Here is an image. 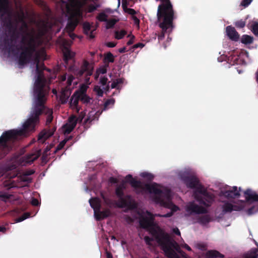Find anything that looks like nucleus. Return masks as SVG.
<instances>
[{"instance_id":"nucleus-1","label":"nucleus","mask_w":258,"mask_h":258,"mask_svg":"<svg viewBox=\"0 0 258 258\" xmlns=\"http://www.w3.org/2000/svg\"><path fill=\"white\" fill-rule=\"evenodd\" d=\"M6 27L8 30L0 36L1 51L18 57L19 65L26 64L39 45L37 37L34 33L29 32L27 22H24L18 29L9 20Z\"/></svg>"},{"instance_id":"nucleus-2","label":"nucleus","mask_w":258,"mask_h":258,"mask_svg":"<svg viewBox=\"0 0 258 258\" xmlns=\"http://www.w3.org/2000/svg\"><path fill=\"white\" fill-rule=\"evenodd\" d=\"M49 88L33 91V103L28 118L23 123L22 128L20 130H11L13 137L16 141L19 137H27L30 133L35 131L37 124L40 122V116L44 113L47 115L46 125H49L52 122L53 111L45 105Z\"/></svg>"},{"instance_id":"nucleus-3","label":"nucleus","mask_w":258,"mask_h":258,"mask_svg":"<svg viewBox=\"0 0 258 258\" xmlns=\"http://www.w3.org/2000/svg\"><path fill=\"white\" fill-rule=\"evenodd\" d=\"M125 179L126 181L130 183L131 186L134 188L137 194H143L147 191L154 194H155L154 201L157 204L168 209H173V208H177L171 202L169 190H162L156 186V183L143 184L140 181L134 179L131 174L126 175Z\"/></svg>"},{"instance_id":"nucleus-4","label":"nucleus","mask_w":258,"mask_h":258,"mask_svg":"<svg viewBox=\"0 0 258 258\" xmlns=\"http://www.w3.org/2000/svg\"><path fill=\"white\" fill-rule=\"evenodd\" d=\"M180 178L187 187L194 189L193 197L200 205L206 208L212 205L215 200L214 195L208 191L195 175L184 172L180 175Z\"/></svg>"},{"instance_id":"nucleus-5","label":"nucleus","mask_w":258,"mask_h":258,"mask_svg":"<svg viewBox=\"0 0 258 258\" xmlns=\"http://www.w3.org/2000/svg\"><path fill=\"white\" fill-rule=\"evenodd\" d=\"M59 2L60 4H58V5L60 6L61 10H66L69 15L66 29L70 33L72 32L78 25L80 20L83 18L82 8L86 4H82L81 6H79L77 4H69L67 1L64 0H60Z\"/></svg>"},{"instance_id":"nucleus-6","label":"nucleus","mask_w":258,"mask_h":258,"mask_svg":"<svg viewBox=\"0 0 258 258\" xmlns=\"http://www.w3.org/2000/svg\"><path fill=\"white\" fill-rule=\"evenodd\" d=\"M151 232L159 245L161 246V249L163 250L165 254L168 257L174 258L176 256V253L172 247L174 248L179 253L182 252L178 244L175 242L170 241L168 234L165 233L160 229L153 228Z\"/></svg>"},{"instance_id":"nucleus-7","label":"nucleus","mask_w":258,"mask_h":258,"mask_svg":"<svg viewBox=\"0 0 258 258\" xmlns=\"http://www.w3.org/2000/svg\"><path fill=\"white\" fill-rule=\"evenodd\" d=\"M37 49V48H36ZM42 56L44 57L43 59H46V55L44 53H40V52L36 49V51L33 52V56L31 60L27 62L28 63L31 60H34L35 63H36V72L37 73V78L34 85L33 91L41 90L43 89H48L46 86V80L43 77L42 71L40 70L39 63Z\"/></svg>"},{"instance_id":"nucleus-8","label":"nucleus","mask_w":258,"mask_h":258,"mask_svg":"<svg viewBox=\"0 0 258 258\" xmlns=\"http://www.w3.org/2000/svg\"><path fill=\"white\" fill-rule=\"evenodd\" d=\"M93 70V64L84 60L80 68H74L72 72L77 79H84L86 83H89L90 77L92 75Z\"/></svg>"},{"instance_id":"nucleus-9","label":"nucleus","mask_w":258,"mask_h":258,"mask_svg":"<svg viewBox=\"0 0 258 258\" xmlns=\"http://www.w3.org/2000/svg\"><path fill=\"white\" fill-rule=\"evenodd\" d=\"M11 132H4L0 137V156L3 157L7 155L13 148V144L15 142Z\"/></svg>"},{"instance_id":"nucleus-10","label":"nucleus","mask_w":258,"mask_h":258,"mask_svg":"<svg viewBox=\"0 0 258 258\" xmlns=\"http://www.w3.org/2000/svg\"><path fill=\"white\" fill-rule=\"evenodd\" d=\"M174 18V15H163L161 18L157 17V21L159 22V26L162 31L158 36L159 40H162L165 37L166 32H170L173 28V21Z\"/></svg>"},{"instance_id":"nucleus-11","label":"nucleus","mask_w":258,"mask_h":258,"mask_svg":"<svg viewBox=\"0 0 258 258\" xmlns=\"http://www.w3.org/2000/svg\"><path fill=\"white\" fill-rule=\"evenodd\" d=\"M115 194L119 198L116 203L117 207L122 208L128 207L130 205L131 197L130 195H127L124 197V192L123 189L121 186L116 187L115 189Z\"/></svg>"},{"instance_id":"nucleus-12","label":"nucleus","mask_w":258,"mask_h":258,"mask_svg":"<svg viewBox=\"0 0 258 258\" xmlns=\"http://www.w3.org/2000/svg\"><path fill=\"white\" fill-rule=\"evenodd\" d=\"M148 216L142 217L140 220V225L141 227L147 229L154 225L155 216L149 211L146 212Z\"/></svg>"},{"instance_id":"nucleus-13","label":"nucleus","mask_w":258,"mask_h":258,"mask_svg":"<svg viewBox=\"0 0 258 258\" xmlns=\"http://www.w3.org/2000/svg\"><path fill=\"white\" fill-rule=\"evenodd\" d=\"M56 130L55 126L51 127L48 126V128L43 130L38 135V141L40 143H43L47 139L51 137Z\"/></svg>"},{"instance_id":"nucleus-14","label":"nucleus","mask_w":258,"mask_h":258,"mask_svg":"<svg viewBox=\"0 0 258 258\" xmlns=\"http://www.w3.org/2000/svg\"><path fill=\"white\" fill-rule=\"evenodd\" d=\"M186 210L191 213L197 214H206L208 212L205 207L200 206L195 204L194 202H189L186 206Z\"/></svg>"},{"instance_id":"nucleus-15","label":"nucleus","mask_w":258,"mask_h":258,"mask_svg":"<svg viewBox=\"0 0 258 258\" xmlns=\"http://www.w3.org/2000/svg\"><path fill=\"white\" fill-rule=\"evenodd\" d=\"M226 30L227 35L230 39L235 41L238 40L239 35L234 27L231 26H228Z\"/></svg>"},{"instance_id":"nucleus-16","label":"nucleus","mask_w":258,"mask_h":258,"mask_svg":"<svg viewBox=\"0 0 258 258\" xmlns=\"http://www.w3.org/2000/svg\"><path fill=\"white\" fill-rule=\"evenodd\" d=\"M111 215V212L109 209H105L102 211L99 210L95 214V217L97 221H100L106 218Z\"/></svg>"},{"instance_id":"nucleus-17","label":"nucleus","mask_w":258,"mask_h":258,"mask_svg":"<svg viewBox=\"0 0 258 258\" xmlns=\"http://www.w3.org/2000/svg\"><path fill=\"white\" fill-rule=\"evenodd\" d=\"M97 27V26H96L95 28L92 30V26L91 24L88 22H85L83 24L84 33L86 35H88L90 38H94L95 36L93 33V31L96 30Z\"/></svg>"},{"instance_id":"nucleus-18","label":"nucleus","mask_w":258,"mask_h":258,"mask_svg":"<svg viewBox=\"0 0 258 258\" xmlns=\"http://www.w3.org/2000/svg\"><path fill=\"white\" fill-rule=\"evenodd\" d=\"M247 201L258 202V195L250 189H246L244 192Z\"/></svg>"},{"instance_id":"nucleus-19","label":"nucleus","mask_w":258,"mask_h":258,"mask_svg":"<svg viewBox=\"0 0 258 258\" xmlns=\"http://www.w3.org/2000/svg\"><path fill=\"white\" fill-rule=\"evenodd\" d=\"M89 203L91 207L94 211V214H96L98 211H99L101 208V201L98 198H91L89 201Z\"/></svg>"},{"instance_id":"nucleus-20","label":"nucleus","mask_w":258,"mask_h":258,"mask_svg":"<svg viewBox=\"0 0 258 258\" xmlns=\"http://www.w3.org/2000/svg\"><path fill=\"white\" fill-rule=\"evenodd\" d=\"M222 209L223 212L225 213L231 212L232 211H240L242 209L241 207L233 205L228 202H227L223 205Z\"/></svg>"},{"instance_id":"nucleus-21","label":"nucleus","mask_w":258,"mask_h":258,"mask_svg":"<svg viewBox=\"0 0 258 258\" xmlns=\"http://www.w3.org/2000/svg\"><path fill=\"white\" fill-rule=\"evenodd\" d=\"M205 257L206 258H224V255L216 250H209L206 252Z\"/></svg>"},{"instance_id":"nucleus-22","label":"nucleus","mask_w":258,"mask_h":258,"mask_svg":"<svg viewBox=\"0 0 258 258\" xmlns=\"http://www.w3.org/2000/svg\"><path fill=\"white\" fill-rule=\"evenodd\" d=\"M240 194L239 191L237 190V186H233L231 190H226L225 192V196L228 198H235L239 197Z\"/></svg>"},{"instance_id":"nucleus-23","label":"nucleus","mask_w":258,"mask_h":258,"mask_svg":"<svg viewBox=\"0 0 258 258\" xmlns=\"http://www.w3.org/2000/svg\"><path fill=\"white\" fill-rule=\"evenodd\" d=\"M80 100L79 91H76L72 96L70 103L71 106L77 107Z\"/></svg>"},{"instance_id":"nucleus-24","label":"nucleus","mask_w":258,"mask_h":258,"mask_svg":"<svg viewBox=\"0 0 258 258\" xmlns=\"http://www.w3.org/2000/svg\"><path fill=\"white\" fill-rule=\"evenodd\" d=\"M75 56V53L70 50L67 49L63 52V59L66 63H68L69 60L73 58Z\"/></svg>"},{"instance_id":"nucleus-25","label":"nucleus","mask_w":258,"mask_h":258,"mask_svg":"<svg viewBox=\"0 0 258 258\" xmlns=\"http://www.w3.org/2000/svg\"><path fill=\"white\" fill-rule=\"evenodd\" d=\"M211 221L210 217L208 215H204L198 218V222L203 225H205Z\"/></svg>"},{"instance_id":"nucleus-26","label":"nucleus","mask_w":258,"mask_h":258,"mask_svg":"<svg viewBox=\"0 0 258 258\" xmlns=\"http://www.w3.org/2000/svg\"><path fill=\"white\" fill-rule=\"evenodd\" d=\"M253 38L248 35H243L241 38V42L244 44H250L253 42Z\"/></svg>"},{"instance_id":"nucleus-27","label":"nucleus","mask_w":258,"mask_h":258,"mask_svg":"<svg viewBox=\"0 0 258 258\" xmlns=\"http://www.w3.org/2000/svg\"><path fill=\"white\" fill-rule=\"evenodd\" d=\"M114 61V56L110 52H107L104 56V62L108 64L109 62L113 63Z\"/></svg>"},{"instance_id":"nucleus-28","label":"nucleus","mask_w":258,"mask_h":258,"mask_svg":"<svg viewBox=\"0 0 258 258\" xmlns=\"http://www.w3.org/2000/svg\"><path fill=\"white\" fill-rule=\"evenodd\" d=\"M9 4V0H0V14L7 11Z\"/></svg>"},{"instance_id":"nucleus-29","label":"nucleus","mask_w":258,"mask_h":258,"mask_svg":"<svg viewBox=\"0 0 258 258\" xmlns=\"http://www.w3.org/2000/svg\"><path fill=\"white\" fill-rule=\"evenodd\" d=\"M13 197V195L9 194L7 192H0V199L5 203L8 202Z\"/></svg>"},{"instance_id":"nucleus-30","label":"nucleus","mask_w":258,"mask_h":258,"mask_svg":"<svg viewBox=\"0 0 258 258\" xmlns=\"http://www.w3.org/2000/svg\"><path fill=\"white\" fill-rule=\"evenodd\" d=\"M258 247L252 248L250 251L246 254L245 258H257L258 254Z\"/></svg>"},{"instance_id":"nucleus-31","label":"nucleus","mask_w":258,"mask_h":258,"mask_svg":"<svg viewBox=\"0 0 258 258\" xmlns=\"http://www.w3.org/2000/svg\"><path fill=\"white\" fill-rule=\"evenodd\" d=\"M80 100L84 103H88L90 102V98L84 92H79Z\"/></svg>"},{"instance_id":"nucleus-32","label":"nucleus","mask_w":258,"mask_h":258,"mask_svg":"<svg viewBox=\"0 0 258 258\" xmlns=\"http://www.w3.org/2000/svg\"><path fill=\"white\" fill-rule=\"evenodd\" d=\"M60 0H58V4H60ZM69 4H77L79 6H81L82 4H86L88 0H67Z\"/></svg>"},{"instance_id":"nucleus-33","label":"nucleus","mask_w":258,"mask_h":258,"mask_svg":"<svg viewBox=\"0 0 258 258\" xmlns=\"http://www.w3.org/2000/svg\"><path fill=\"white\" fill-rule=\"evenodd\" d=\"M118 20L115 19H112L110 20H107L106 28L109 29L112 28L115 24L117 22Z\"/></svg>"},{"instance_id":"nucleus-34","label":"nucleus","mask_w":258,"mask_h":258,"mask_svg":"<svg viewBox=\"0 0 258 258\" xmlns=\"http://www.w3.org/2000/svg\"><path fill=\"white\" fill-rule=\"evenodd\" d=\"M75 127V126L74 125H70L67 123L63 126L64 134H69L71 133Z\"/></svg>"},{"instance_id":"nucleus-35","label":"nucleus","mask_w":258,"mask_h":258,"mask_svg":"<svg viewBox=\"0 0 258 258\" xmlns=\"http://www.w3.org/2000/svg\"><path fill=\"white\" fill-rule=\"evenodd\" d=\"M41 155V151L39 150L36 153L32 154L28 156L29 161L33 162L38 158Z\"/></svg>"},{"instance_id":"nucleus-36","label":"nucleus","mask_w":258,"mask_h":258,"mask_svg":"<svg viewBox=\"0 0 258 258\" xmlns=\"http://www.w3.org/2000/svg\"><path fill=\"white\" fill-rule=\"evenodd\" d=\"M100 7V5L99 4H96L95 5L94 4H90L87 6V10L88 13H92L94 12L95 10H97L98 8Z\"/></svg>"},{"instance_id":"nucleus-37","label":"nucleus","mask_w":258,"mask_h":258,"mask_svg":"<svg viewBox=\"0 0 258 258\" xmlns=\"http://www.w3.org/2000/svg\"><path fill=\"white\" fill-rule=\"evenodd\" d=\"M108 16L104 12L99 13L96 18L100 22H106L107 20Z\"/></svg>"},{"instance_id":"nucleus-38","label":"nucleus","mask_w":258,"mask_h":258,"mask_svg":"<svg viewBox=\"0 0 258 258\" xmlns=\"http://www.w3.org/2000/svg\"><path fill=\"white\" fill-rule=\"evenodd\" d=\"M140 176L143 178H146L149 181L152 180L154 177L152 174L147 172L141 173Z\"/></svg>"},{"instance_id":"nucleus-39","label":"nucleus","mask_w":258,"mask_h":258,"mask_svg":"<svg viewBox=\"0 0 258 258\" xmlns=\"http://www.w3.org/2000/svg\"><path fill=\"white\" fill-rule=\"evenodd\" d=\"M68 141L67 139H64L61 142H60L59 144L57 146L55 151H54V154H56L58 151L62 149L63 147L65 146L67 142Z\"/></svg>"},{"instance_id":"nucleus-40","label":"nucleus","mask_w":258,"mask_h":258,"mask_svg":"<svg viewBox=\"0 0 258 258\" xmlns=\"http://www.w3.org/2000/svg\"><path fill=\"white\" fill-rule=\"evenodd\" d=\"M70 125H74L76 127L77 123V117L75 115H72L69 117L68 119V122L67 123Z\"/></svg>"},{"instance_id":"nucleus-41","label":"nucleus","mask_w":258,"mask_h":258,"mask_svg":"<svg viewBox=\"0 0 258 258\" xmlns=\"http://www.w3.org/2000/svg\"><path fill=\"white\" fill-rule=\"evenodd\" d=\"M126 32L124 30L116 31L115 33V37L117 39H121L126 35Z\"/></svg>"},{"instance_id":"nucleus-42","label":"nucleus","mask_w":258,"mask_h":258,"mask_svg":"<svg viewBox=\"0 0 258 258\" xmlns=\"http://www.w3.org/2000/svg\"><path fill=\"white\" fill-rule=\"evenodd\" d=\"M93 119H91L90 116H88L87 118L85 119L84 122V126L86 130L89 128L90 126L91 123L93 121Z\"/></svg>"},{"instance_id":"nucleus-43","label":"nucleus","mask_w":258,"mask_h":258,"mask_svg":"<svg viewBox=\"0 0 258 258\" xmlns=\"http://www.w3.org/2000/svg\"><path fill=\"white\" fill-rule=\"evenodd\" d=\"M114 102L115 100L113 98L107 99L104 103V109H107L110 105H113L114 104Z\"/></svg>"},{"instance_id":"nucleus-44","label":"nucleus","mask_w":258,"mask_h":258,"mask_svg":"<svg viewBox=\"0 0 258 258\" xmlns=\"http://www.w3.org/2000/svg\"><path fill=\"white\" fill-rule=\"evenodd\" d=\"M94 91L96 92L97 95L99 97H102L103 94V90L98 86H95L94 88Z\"/></svg>"},{"instance_id":"nucleus-45","label":"nucleus","mask_w":258,"mask_h":258,"mask_svg":"<svg viewBox=\"0 0 258 258\" xmlns=\"http://www.w3.org/2000/svg\"><path fill=\"white\" fill-rule=\"evenodd\" d=\"M245 24H246L245 21H243L242 20H240L236 21L235 23V26L237 28H242L244 27V26H245Z\"/></svg>"},{"instance_id":"nucleus-46","label":"nucleus","mask_w":258,"mask_h":258,"mask_svg":"<svg viewBox=\"0 0 258 258\" xmlns=\"http://www.w3.org/2000/svg\"><path fill=\"white\" fill-rule=\"evenodd\" d=\"M257 211L258 208L257 207L255 206H252L247 210V214L248 215H251L256 213Z\"/></svg>"},{"instance_id":"nucleus-47","label":"nucleus","mask_w":258,"mask_h":258,"mask_svg":"<svg viewBox=\"0 0 258 258\" xmlns=\"http://www.w3.org/2000/svg\"><path fill=\"white\" fill-rule=\"evenodd\" d=\"M109 67L108 64H105V66L104 67L100 68L97 70V73L99 74H104L107 72V67Z\"/></svg>"},{"instance_id":"nucleus-48","label":"nucleus","mask_w":258,"mask_h":258,"mask_svg":"<svg viewBox=\"0 0 258 258\" xmlns=\"http://www.w3.org/2000/svg\"><path fill=\"white\" fill-rule=\"evenodd\" d=\"M74 79H75V77L73 75H70L68 76V78H67V81L68 87H69L70 86H71L72 85V82H73V80H74Z\"/></svg>"},{"instance_id":"nucleus-49","label":"nucleus","mask_w":258,"mask_h":258,"mask_svg":"<svg viewBox=\"0 0 258 258\" xmlns=\"http://www.w3.org/2000/svg\"><path fill=\"white\" fill-rule=\"evenodd\" d=\"M124 11L126 13L131 15L132 17L135 16V15L137 14V12L133 9L126 8L125 10H124Z\"/></svg>"},{"instance_id":"nucleus-50","label":"nucleus","mask_w":258,"mask_h":258,"mask_svg":"<svg viewBox=\"0 0 258 258\" xmlns=\"http://www.w3.org/2000/svg\"><path fill=\"white\" fill-rule=\"evenodd\" d=\"M252 31L254 35L258 36V23H255L253 24Z\"/></svg>"},{"instance_id":"nucleus-51","label":"nucleus","mask_w":258,"mask_h":258,"mask_svg":"<svg viewBox=\"0 0 258 258\" xmlns=\"http://www.w3.org/2000/svg\"><path fill=\"white\" fill-rule=\"evenodd\" d=\"M252 0H242L240 5L244 7H248L251 3Z\"/></svg>"},{"instance_id":"nucleus-52","label":"nucleus","mask_w":258,"mask_h":258,"mask_svg":"<svg viewBox=\"0 0 258 258\" xmlns=\"http://www.w3.org/2000/svg\"><path fill=\"white\" fill-rule=\"evenodd\" d=\"M127 37H130V39L127 41V45H131L133 44V43L134 42L135 37V36L133 35L132 34H128Z\"/></svg>"},{"instance_id":"nucleus-53","label":"nucleus","mask_w":258,"mask_h":258,"mask_svg":"<svg viewBox=\"0 0 258 258\" xmlns=\"http://www.w3.org/2000/svg\"><path fill=\"white\" fill-rule=\"evenodd\" d=\"M108 81V79L106 77H101L100 79V83L102 86H105L106 85L107 82Z\"/></svg>"},{"instance_id":"nucleus-54","label":"nucleus","mask_w":258,"mask_h":258,"mask_svg":"<svg viewBox=\"0 0 258 258\" xmlns=\"http://www.w3.org/2000/svg\"><path fill=\"white\" fill-rule=\"evenodd\" d=\"M144 240L147 245H151V242L153 240V239L148 236H146L144 237Z\"/></svg>"},{"instance_id":"nucleus-55","label":"nucleus","mask_w":258,"mask_h":258,"mask_svg":"<svg viewBox=\"0 0 258 258\" xmlns=\"http://www.w3.org/2000/svg\"><path fill=\"white\" fill-rule=\"evenodd\" d=\"M172 214H173V213L172 212H170L169 213H167V214H164V215H161L160 214H156L155 216H157V217H159L168 218V217H170L171 216H172Z\"/></svg>"},{"instance_id":"nucleus-56","label":"nucleus","mask_w":258,"mask_h":258,"mask_svg":"<svg viewBox=\"0 0 258 258\" xmlns=\"http://www.w3.org/2000/svg\"><path fill=\"white\" fill-rule=\"evenodd\" d=\"M132 19L134 21L135 25H137L138 27L140 26V21L139 18H137L136 16L132 17Z\"/></svg>"},{"instance_id":"nucleus-57","label":"nucleus","mask_w":258,"mask_h":258,"mask_svg":"<svg viewBox=\"0 0 258 258\" xmlns=\"http://www.w3.org/2000/svg\"><path fill=\"white\" fill-rule=\"evenodd\" d=\"M42 162L46 163L48 161V154L46 153H43L41 157Z\"/></svg>"},{"instance_id":"nucleus-58","label":"nucleus","mask_w":258,"mask_h":258,"mask_svg":"<svg viewBox=\"0 0 258 258\" xmlns=\"http://www.w3.org/2000/svg\"><path fill=\"white\" fill-rule=\"evenodd\" d=\"M18 21L20 23L23 24L24 22H26L25 20V17L23 13L18 16Z\"/></svg>"},{"instance_id":"nucleus-59","label":"nucleus","mask_w":258,"mask_h":258,"mask_svg":"<svg viewBox=\"0 0 258 258\" xmlns=\"http://www.w3.org/2000/svg\"><path fill=\"white\" fill-rule=\"evenodd\" d=\"M30 216V214L28 213H25L22 217L19 218V222L22 221L28 218Z\"/></svg>"},{"instance_id":"nucleus-60","label":"nucleus","mask_w":258,"mask_h":258,"mask_svg":"<svg viewBox=\"0 0 258 258\" xmlns=\"http://www.w3.org/2000/svg\"><path fill=\"white\" fill-rule=\"evenodd\" d=\"M68 98V96L66 97L64 93L62 94L60 96V100L61 101V103L63 104L66 103L67 101Z\"/></svg>"},{"instance_id":"nucleus-61","label":"nucleus","mask_w":258,"mask_h":258,"mask_svg":"<svg viewBox=\"0 0 258 258\" xmlns=\"http://www.w3.org/2000/svg\"><path fill=\"white\" fill-rule=\"evenodd\" d=\"M124 79L123 78H119L115 80L116 83L120 88V85L123 83Z\"/></svg>"},{"instance_id":"nucleus-62","label":"nucleus","mask_w":258,"mask_h":258,"mask_svg":"<svg viewBox=\"0 0 258 258\" xmlns=\"http://www.w3.org/2000/svg\"><path fill=\"white\" fill-rule=\"evenodd\" d=\"M31 203L33 206H37L39 205V201L37 199L33 198L31 200Z\"/></svg>"},{"instance_id":"nucleus-63","label":"nucleus","mask_w":258,"mask_h":258,"mask_svg":"<svg viewBox=\"0 0 258 258\" xmlns=\"http://www.w3.org/2000/svg\"><path fill=\"white\" fill-rule=\"evenodd\" d=\"M84 117V114L83 113V112H81V113L79 114V116L77 117V122H81L83 121V119Z\"/></svg>"},{"instance_id":"nucleus-64","label":"nucleus","mask_w":258,"mask_h":258,"mask_svg":"<svg viewBox=\"0 0 258 258\" xmlns=\"http://www.w3.org/2000/svg\"><path fill=\"white\" fill-rule=\"evenodd\" d=\"M111 87L112 89L116 88L117 90L120 89V88L119 87V86L116 84L115 80L113 81V82L112 83V84L111 85Z\"/></svg>"}]
</instances>
